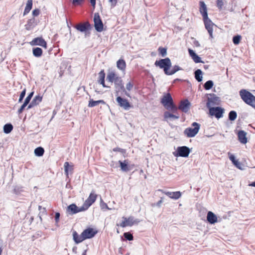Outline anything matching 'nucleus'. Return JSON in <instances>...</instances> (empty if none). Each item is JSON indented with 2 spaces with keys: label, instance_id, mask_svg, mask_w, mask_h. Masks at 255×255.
Segmentation results:
<instances>
[{
  "label": "nucleus",
  "instance_id": "nucleus-38",
  "mask_svg": "<svg viewBox=\"0 0 255 255\" xmlns=\"http://www.w3.org/2000/svg\"><path fill=\"white\" fill-rule=\"evenodd\" d=\"M214 85V83L212 80L207 81L204 85V88L205 90H208L211 89Z\"/></svg>",
  "mask_w": 255,
  "mask_h": 255
},
{
  "label": "nucleus",
  "instance_id": "nucleus-10",
  "mask_svg": "<svg viewBox=\"0 0 255 255\" xmlns=\"http://www.w3.org/2000/svg\"><path fill=\"white\" fill-rule=\"evenodd\" d=\"M86 211L85 208L83 205L81 207H78L75 204H72L69 205L67 208V212L70 215L75 214L80 212Z\"/></svg>",
  "mask_w": 255,
  "mask_h": 255
},
{
  "label": "nucleus",
  "instance_id": "nucleus-62",
  "mask_svg": "<svg viewBox=\"0 0 255 255\" xmlns=\"http://www.w3.org/2000/svg\"><path fill=\"white\" fill-rule=\"evenodd\" d=\"M121 92H123V93H125V94L128 96V97H130V95H129V94L126 91V89H125V91H121Z\"/></svg>",
  "mask_w": 255,
  "mask_h": 255
},
{
  "label": "nucleus",
  "instance_id": "nucleus-7",
  "mask_svg": "<svg viewBox=\"0 0 255 255\" xmlns=\"http://www.w3.org/2000/svg\"><path fill=\"white\" fill-rule=\"evenodd\" d=\"M191 152V149L186 146H179L173 154L176 157H187Z\"/></svg>",
  "mask_w": 255,
  "mask_h": 255
},
{
  "label": "nucleus",
  "instance_id": "nucleus-5",
  "mask_svg": "<svg viewBox=\"0 0 255 255\" xmlns=\"http://www.w3.org/2000/svg\"><path fill=\"white\" fill-rule=\"evenodd\" d=\"M74 27L78 31L84 32L85 37H88L90 35V30L92 27L89 22H81L74 26Z\"/></svg>",
  "mask_w": 255,
  "mask_h": 255
},
{
  "label": "nucleus",
  "instance_id": "nucleus-36",
  "mask_svg": "<svg viewBox=\"0 0 255 255\" xmlns=\"http://www.w3.org/2000/svg\"><path fill=\"white\" fill-rule=\"evenodd\" d=\"M42 99V97L40 95H37L35 96L33 99L32 100L31 102L35 105L36 106L38 105L41 101Z\"/></svg>",
  "mask_w": 255,
  "mask_h": 255
},
{
  "label": "nucleus",
  "instance_id": "nucleus-61",
  "mask_svg": "<svg viewBox=\"0 0 255 255\" xmlns=\"http://www.w3.org/2000/svg\"><path fill=\"white\" fill-rule=\"evenodd\" d=\"M163 202V198H161V199L158 201V202L156 204V205L158 207L160 206L161 204Z\"/></svg>",
  "mask_w": 255,
  "mask_h": 255
},
{
  "label": "nucleus",
  "instance_id": "nucleus-22",
  "mask_svg": "<svg viewBox=\"0 0 255 255\" xmlns=\"http://www.w3.org/2000/svg\"><path fill=\"white\" fill-rule=\"evenodd\" d=\"M207 220L210 224H214L218 222L217 216L211 211L207 213Z\"/></svg>",
  "mask_w": 255,
  "mask_h": 255
},
{
  "label": "nucleus",
  "instance_id": "nucleus-3",
  "mask_svg": "<svg viewBox=\"0 0 255 255\" xmlns=\"http://www.w3.org/2000/svg\"><path fill=\"white\" fill-rule=\"evenodd\" d=\"M154 65L156 67H159L160 69H163L165 74L167 75L172 64L170 59L167 57L156 60Z\"/></svg>",
  "mask_w": 255,
  "mask_h": 255
},
{
  "label": "nucleus",
  "instance_id": "nucleus-15",
  "mask_svg": "<svg viewBox=\"0 0 255 255\" xmlns=\"http://www.w3.org/2000/svg\"><path fill=\"white\" fill-rule=\"evenodd\" d=\"M117 96L116 101L121 107H122L126 110H128L131 107L130 103L128 102V100L124 99L120 96Z\"/></svg>",
  "mask_w": 255,
  "mask_h": 255
},
{
  "label": "nucleus",
  "instance_id": "nucleus-20",
  "mask_svg": "<svg viewBox=\"0 0 255 255\" xmlns=\"http://www.w3.org/2000/svg\"><path fill=\"white\" fill-rule=\"evenodd\" d=\"M199 11L202 14L203 18H207L208 17L207 13V7L205 3L203 1L199 2Z\"/></svg>",
  "mask_w": 255,
  "mask_h": 255
},
{
  "label": "nucleus",
  "instance_id": "nucleus-29",
  "mask_svg": "<svg viewBox=\"0 0 255 255\" xmlns=\"http://www.w3.org/2000/svg\"><path fill=\"white\" fill-rule=\"evenodd\" d=\"M32 7V0H28L26 3V5L25 7L23 15L27 14L30 10L31 9Z\"/></svg>",
  "mask_w": 255,
  "mask_h": 255
},
{
  "label": "nucleus",
  "instance_id": "nucleus-8",
  "mask_svg": "<svg viewBox=\"0 0 255 255\" xmlns=\"http://www.w3.org/2000/svg\"><path fill=\"white\" fill-rule=\"evenodd\" d=\"M208 109L209 114L211 116L215 117L218 119L222 118L225 112L224 109L220 107H210Z\"/></svg>",
  "mask_w": 255,
  "mask_h": 255
},
{
  "label": "nucleus",
  "instance_id": "nucleus-25",
  "mask_svg": "<svg viewBox=\"0 0 255 255\" xmlns=\"http://www.w3.org/2000/svg\"><path fill=\"white\" fill-rule=\"evenodd\" d=\"M105 73L104 70H101L99 73V83L102 85L103 87H107L105 84Z\"/></svg>",
  "mask_w": 255,
  "mask_h": 255
},
{
  "label": "nucleus",
  "instance_id": "nucleus-27",
  "mask_svg": "<svg viewBox=\"0 0 255 255\" xmlns=\"http://www.w3.org/2000/svg\"><path fill=\"white\" fill-rule=\"evenodd\" d=\"M100 104H105V102L104 100H100L98 101H94L93 99H90L89 101L88 107H94L98 106Z\"/></svg>",
  "mask_w": 255,
  "mask_h": 255
},
{
  "label": "nucleus",
  "instance_id": "nucleus-53",
  "mask_svg": "<svg viewBox=\"0 0 255 255\" xmlns=\"http://www.w3.org/2000/svg\"><path fill=\"white\" fill-rule=\"evenodd\" d=\"M118 0H109V1L110 2L111 6L114 7L117 4Z\"/></svg>",
  "mask_w": 255,
  "mask_h": 255
},
{
  "label": "nucleus",
  "instance_id": "nucleus-32",
  "mask_svg": "<svg viewBox=\"0 0 255 255\" xmlns=\"http://www.w3.org/2000/svg\"><path fill=\"white\" fill-rule=\"evenodd\" d=\"M65 173L68 176L69 172H71L73 169V166L70 165L68 162H65L64 164Z\"/></svg>",
  "mask_w": 255,
  "mask_h": 255
},
{
  "label": "nucleus",
  "instance_id": "nucleus-43",
  "mask_svg": "<svg viewBox=\"0 0 255 255\" xmlns=\"http://www.w3.org/2000/svg\"><path fill=\"white\" fill-rule=\"evenodd\" d=\"M33 94H34V92H31V93H30L27 96V97L26 98V99H25L24 100V103L26 104H28L32 98V97H33Z\"/></svg>",
  "mask_w": 255,
  "mask_h": 255
},
{
  "label": "nucleus",
  "instance_id": "nucleus-42",
  "mask_svg": "<svg viewBox=\"0 0 255 255\" xmlns=\"http://www.w3.org/2000/svg\"><path fill=\"white\" fill-rule=\"evenodd\" d=\"M158 51L162 57H165L167 54V49L166 48L159 47Z\"/></svg>",
  "mask_w": 255,
  "mask_h": 255
},
{
  "label": "nucleus",
  "instance_id": "nucleus-44",
  "mask_svg": "<svg viewBox=\"0 0 255 255\" xmlns=\"http://www.w3.org/2000/svg\"><path fill=\"white\" fill-rule=\"evenodd\" d=\"M224 0H217V6L220 10H221L223 8V6L224 5Z\"/></svg>",
  "mask_w": 255,
  "mask_h": 255
},
{
  "label": "nucleus",
  "instance_id": "nucleus-6",
  "mask_svg": "<svg viewBox=\"0 0 255 255\" xmlns=\"http://www.w3.org/2000/svg\"><path fill=\"white\" fill-rule=\"evenodd\" d=\"M192 126L194 128H188L184 131V134L188 137H194L198 132L200 128V125L196 122L193 123Z\"/></svg>",
  "mask_w": 255,
  "mask_h": 255
},
{
  "label": "nucleus",
  "instance_id": "nucleus-16",
  "mask_svg": "<svg viewBox=\"0 0 255 255\" xmlns=\"http://www.w3.org/2000/svg\"><path fill=\"white\" fill-rule=\"evenodd\" d=\"M203 21L205 28L208 30V32L210 35V37L211 38H213V26L215 25V24L212 22L210 19L209 18V17H207V18H203Z\"/></svg>",
  "mask_w": 255,
  "mask_h": 255
},
{
  "label": "nucleus",
  "instance_id": "nucleus-45",
  "mask_svg": "<svg viewBox=\"0 0 255 255\" xmlns=\"http://www.w3.org/2000/svg\"><path fill=\"white\" fill-rule=\"evenodd\" d=\"M85 0H72V3L73 5L76 6V5H81L83 2H84Z\"/></svg>",
  "mask_w": 255,
  "mask_h": 255
},
{
  "label": "nucleus",
  "instance_id": "nucleus-63",
  "mask_svg": "<svg viewBox=\"0 0 255 255\" xmlns=\"http://www.w3.org/2000/svg\"><path fill=\"white\" fill-rule=\"evenodd\" d=\"M249 186L255 187V181L253 182L251 184H249Z\"/></svg>",
  "mask_w": 255,
  "mask_h": 255
},
{
  "label": "nucleus",
  "instance_id": "nucleus-21",
  "mask_svg": "<svg viewBox=\"0 0 255 255\" xmlns=\"http://www.w3.org/2000/svg\"><path fill=\"white\" fill-rule=\"evenodd\" d=\"M161 191L162 192V193L168 196L169 198L174 200L178 199L181 196V193L180 191L169 192L162 191V190Z\"/></svg>",
  "mask_w": 255,
  "mask_h": 255
},
{
  "label": "nucleus",
  "instance_id": "nucleus-51",
  "mask_svg": "<svg viewBox=\"0 0 255 255\" xmlns=\"http://www.w3.org/2000/svg\"><path fill=\"white\" fill-rule=\"evenodd\" d=\"M188 52L190 56L193 58L194 56H195L196 54V53L192 49H188Z\"/></svg>",
  "mask_w": 255,
  "mask_h": 255
},
{
  "label": "nucleus",
  "instance_id": "nucleus-23",
  "mask_svg": "<svg viewBox=\"0 0 255 255\" xmlns=\"http://www.w3.org/2000/svg\"><path fill=\"white\" fill-rule=\"evenodd\" d=\"M247 133L244 130H239L238 133V139L240 142L245 144L247 142Z\"/></svg>",
  "mask_w": 255,
  "mask_h": 255
},
{
  "label": "nucleus",
  "instance_id": "nucleus-24",
  "mask_svg": "<svg viewBox=\"0 0 255 255\" xmlns=\"http://www.w3.org/2000/svg\"><path fill=\"white\" fill-rule=\"evenodd\" d=\"M37 22L34 17L29 19L27 22V24L25 25V29L27 30H31L36 25Z\"/></svg>",
  "mask_w": 255,
  "mask_h": 255
},
{
  "label": "nucleus",
  "instance_id": "nucleus-2",
  "mask_svg": "<svg viewBox=\"0 0 255 255\" xmlns=\"http://www.w3.org/2000/svg\"><path fill=\"white\" fill-rule=\"evenodd\" d=\"M161 104L167 110H171L173 113L177 111V107L174 104L173 100L169 93L165 94L160 100Z\"/></svg>",
  "mask_w": 255,
  "mask_h": 255
},
{
  "label": "nucleus",
  "instance_id": "nucleus-14",
  "mask_svg": "<svg viewBox=\"0 0 255 255\" xmlns=\"http://www.w3.org/2000/svg\"><path fill=\"white\" fill-rule=\"evenodd\" d=\"M97 233V231H94L93 229L89 228L84 230L81 234L82 235V238L84 240H85L94 237Z\"/></svg>",
  "mask_w": 255,
  "mask_h": 255
},
{
  "label": "nucleus",
  "instance_id": "nucleus-50",
  "mask_svg": "<svg viewBox=\"0 0 255 255\" xmlns=\"http://www.w3.org/2000/svg\"><path fill=\"white\" fill-rule=\"evenodd\" d=\"M40 13V10L39 9H35L32 11V15L33 16H37Z\"/></svg>",
  "mask_w": 255,
  "mask_h": 255
},
{
  "label": "nucleus",
  "instance_id": "nucleus-4",
  "mask_svg": "<svg viewBox=\"0 0 255 255\" xmlns=\"http://www.w3.org/2000/svg\"><path fill=\"white\" fill-rule=\"evenodd\" d=\"M240 95L242 100L247 104L255 108L253 104L254 100L255 101V97L250 92L246 90L242 89L240 91Z\"/></svg>",
  "mask_w": 255,
  "mask_h": 255
},
{
  "label": "nucleus",
  "instance_id": "nucleus-60",
  "mask_svg": "<svg viewBox=\"0 0 255 255\" xmlns=\"http://www.w3.org/2000/svg\"><path fill=\"white\" fill-rule=\"evenodd\" d=\"M35 105L32 103L31 102L28 106L27 107V109L28 110V109H30L31 108H32V107H34Z\"/></svg>",
  "mask_w": 255,
  "mask_h": 255
},
{
  "label": "nucleus",
  "instance_id": "nucleus-55",
  "mask_svg": "<svg viewBox=\"0 0 255 255\" xmlns=\"http://www.w3.org/2000/svg\"><path fill=\"white\" fill-rule=\"evenodd\" d=\"M60 216V214L59 213L57 212L55 213V220L56 223H58L59 220V218Z\"/></svg>",
  "mask_w": 255,
  "mask_h": 255
},
{
  "label": "nucleus",
  "instance_id": "nucleus-39",
  "mask_svg": "<svg viewBox=\"0 0 255 255\" xmlns=\"http://www.w3.org/2000/svg\"><path fill=\"white\" fill-rule=\"evenodd\" d=\"M237 113L234 111H231L229 113V119L231 121L235 120L237 118Z\"/></svg>",
  "mask_w": 255,
  "mask_h": 255
},
{
  "label": "nucleus",
  "instance_id": "nucleus-9",
  "mask_svg": "<svg viewBox=\"0 0 255 255\" xmlns=\"http://www.w3.org/2000/svg\"><path fill=\"white\" fill-rule=\"evenodd\" d=\"M94 26L98 32L103 30V23L98 13H95L94 17Z\"/></svg>",
  "mask_w": 255,
  "mask_h": 255
},
{
  "label": "nucleus",
  "instance_id": "nucleus-31",
  "mask_svg": "<svg viewBox=\"0 0 255 255\" xmlns=\"http://www.w3.org/2000/svg\"><path fill=\"white\" fill-rule=\"evenodd\" d=\"M117 66L119 69L125 70L126 67L125 61L123 59L119 60L117 62Z\"/></svg>",
  "mask_w": 255,
  "mask_h": 255
},
{
  "label": "nucleus",
  "instance_id": "nucleus-17",
  "mask_svg": "<svg viewBox=\"0 0 255 255\" xmlns=\"http://www.w3.org/2000/svg\"><path fill=\"white\" fill-rule=\"evenodd\" d=\"M190 106L191 104L189 101L187 99H185L180 101V104L178 107H177V110L179 109L186 113L189 110Z\"/></svg>",
  "mask_w": 255,
  "mask_h": 255
},
{
  "label": "nucleus",
  "instance_id": "nucleus-57",
  "mask_svg": "<svg viewBox=\"0 0 255 255\" xmlns=\"http://www.w3.org/2000/svg\"><path fill=\"white\" fill-rule=\"evenodd\" d=\"M101 207L102 208V209H109V208H108V206L107 205V204L104 202H103V203H101Z\"/></svg>",
  "mask_w": 255,
  "mask_h": 255
},
{
  "label": "nucleus",
  "instance_id": "nucleus-35",
  "mask_svg": "<svg viewBox=\"0 0 255 255\" xmlns=\"http://www.w3.org/2000/svg\"><path fill=\"white\" fill-rule=\"evenodd\" d=\"M44 152V148L42 147H38L34 150V154L37 156H41Z\"/></svg>",
  "mask_w": 255,
  "mask_h": 255
},
{
  "label": "nucleus",
  "instance_id": "nucleus-26",
  "mask_svg": "<svg viewBox=\"0 0 255 255\" xmlns=\"http://www.w3.org/2000/svg\"><path fill=\"white\" fill-rule=\"evenodd\" d=\"M73 237L74 242L77 244L80 243L84 241V239L82 238V234H81L80 236H79V235L76 231H74L73 232Z\"/></svg>",
  "mask_w": 255,
  "mask_h": 255
},
{
  "label": "nucleus",
  "instance_id": "nucleus-11",
  "mask_svg": "<svg viewBox=\"0 0 255 255\" xmlns=\"http://www.w3.org/2000/svg\"><path fill=\"white\" fill-rule=\"evenodd\" d=\"M97 197V195L95 194L94 192L92 191L90 193L89 197L86 200L83 205L86 210L95 202Z\"/></svg>",
  "mask_w": 255,
  "mask_h": 255
},
{
  "label": "nucleus",
  "instance_id": "nucleus-46",
  "mask_svg": "<svg viewBox=\"0 0 255 255\" xmlns=\"http://www.w3.org/2000/svg\"><path fill=\"white\" fill-rule=\"evenodd\" d=\"M193 61L196 63H204L202 60L201 58L197 55H196L195 56H194L193 58H192Z\"/></svg>",
  "mask_w": 255,
  "mask_h": 255
},
{
  "label": "nucleus",
  "instance_id": "nucleus-28",
  "mask_svg": "<svg viewBox=\"0 0 255 255\" xmlns=\"http://www.w3.org/2000/svg\"><path fill=\"white\" fill-rule=\"evenodd\" d=\"M194 75H195V78L198 82H200L202 81V80H203V77H202L203 72L201 71V70H200V69L196 70L194 72Z\"/></svg>",
  "mask_w": 255,
  "mask_h": 255
},
{
  "label": "nucleus",
  "instance_id": "nucleus-59",
  "mask_svg": "<svg viewBox=\"0 0 255 255\" xmlns=\"http://www.w3.org/2000/svg\"><path fill=\"white\" fill-rule=\"evenodd\" d=\"M90 2L91 3V5L95 7L96 2V0H90Z\"/></svg>",
  "mask_w": 255,
  "mask_h": 255
},
{
  "label": "nucleus",
  "instance_id": "nucleus-56",
  "mask_svg": "<svg viewBox=\"0 0 255 255\" xmlns=\"http://www.w3.org/2000/svg\"><path fill=\"white\" fill-rule=\"evenodd\" d=\"M229 159H230V160L232 161L233 163H234L237 160L235 158V156L233 154H231L229 155Z\"/></svg>",
  "mask_w": 255,
  "mask_h": 255
},
{
  "label": "nucleus",
  "instance_id": "nucleus-47",
  "mask_svg": "<svg viewBox=\"0 0 255 255\" xmlns=\"http://www.w3.org/2000/svg\"><path fill=\"white\" fill-rule=\"evenodd\" d=\"M25 93H26V89H24L20 93V96H19V100H18V102L19 103H21L24 97L25 96Z\"/></svg>",
  "mask_w": 255,
  "mask_h": 255
},
{
  "label": "nucleus",
  "instance_id": "nucleus-13",
  "mask_svg": "<svg viewBox=\"0 0 255 255\" xmlns=\"http://www.w3.org/2000/svg\"><path fill=\"white\" fill-rule=\"evenodd\" d=\"M121 170L123 172H127L130 171L133 169L134 164H129V161L128 159L125 160L123 161L121 160L119 161Z\"/></svg>",
  "mask_w": 255,
  "mask_h": 255
},
{
  "label": "nucleus",
  "instance_id": "nucleus-40",
  "mask_svg": "<svg viewBox=\"0 0 255 255\" xmlns=\"http://www.w3.org/2000/svg\"><path fill=\"white\" fill-rule=\"evenodd\" d=\"M242 37L240 35H237L234 36L233 37V42L234 44L238 45L239 44L241 40Z\"/></svg>",
  "mask_w": 255,
  "mask_h": 255
},
{
  "label": "nucleus",
  "instance_id": "nucleus-30",
  "mask_svg": "<svg viewBox=\"0 0 255 255\" xmlns=\"http://www.w3.org/2000/svg\"><path fill=\"white\" fill-rule=\"evenodd\" d=\"M43 51L41 48L35 47L32 49L33 55L36 57H39L42 54Z\"/></svg>",
  "mask_w": 255,
  "mask_h": 255
},
{
  "label": "nucleus",
  "instance_id": "nucleus-49",
  "mask_svg": "<svg viewBox=\"0 0 255 255\" xmlns=\"http://www.w3.org/2000/svg\"><path fill=\"white\" fill-rule=\"evenodd\" d=\"M27 104H25L24 102L22 105L21 107L18 109V114H20L22 113L23 111L24 110V108L27 106Z\"/></svg>",
  "mask_w": 255,
  "mask_h": 255
},
{
  "label": "nucleus",
  "instance_id": "nucleus-58",
  "mask_svg": "<svg viewBox=\"0 0 255 255\" xmlns=\"http://www.w3.org/2000/svg\"><path fill=\"white\" fill-rule=\"evenodd\" d=\"M110 166L113 167H117V163H116L115 162L112 161L110 163Z\"/></svg>",
  "mask_w": 255,
  "mask_h": 255
},
{
  "label": "nucleus",
  "instance_id": "nucleus-48",
  "mask_svg": "<svg viewBox=\"0 0 255 255\" xmlns=\"http://www.w3.org/2000/svg\"><path fill=\"white\" fill-rule=\"evenodd\" d=\"M113 150L115 152H120L123 154L126 153V150L125 149L121 148L119 147H116L113 148Z\"/></svg>",
  "mask_w": 255,
  "mask_h": 255
},
{
  "label": "nucleus",
  "instance_id": "nucleus-54",
  "mask_svg": "<svg viewBox=\"0 0 255 255\" xmlns=\"http://www.w3.org/2000/svg\"><path fill=\"white\" fill-rule=\"evenodd\" d=\"M133 87V85L131 82H128L126 85V88L128 90L130 91Z\"/></svg>",
  "mask_w": 255,
  "mask_h": 255
},
{
  "label": "nucleus",
  "instance_id": "nucleus-52",
  "mask_svg": "<svg viewBox=\"0 0 255 255\" xmlns=\"http://www.w3.org/2000/svg\"><path fill=\"white\" fill-rule=\"evenodd\" d=\"M233 164L239 169H242V168H241L242 164L239 161H238L237 160Z\"/></svg>",
  "mask_w": 255,
  "mask_h": 255
},
{
  "label": "nucleus",
  "instance_id": "nucleus-37",
  "mask_svg": "<svg viewBox=\"0 0 255 255\" xmlns=\"http://www.w3.org/2000/svg\"><path fill=\"white\" fill-rule=\"evenodd\" d=\"M182 69L178 65H175L173 67L171 70H169L167 75H172L175 74L176 72L181 70Z\"/></svg>",
  "mask_w": 255,
  "mask_h": 255
},
{
  "label": "nucleus",
  "instance_id": "nucleus-1",
  "mask_svg": "<svg viewBox=\"0 0 255 255\" xmlns=\"http://www.w3.org/2000/svg\"><path fill=\"white\" fill-rule=\"evenodd\" d=\"M107 80L110 82H114L116 96H118L121 91H125V87L122 78L117 76L115 72H109L107 76Z\"/></svg>",
  "mask_w": 255,
  "mask_h": 255
},
{
  "label": "nucleus",
  "instance_id": "nucleus-19",
  "mask_svg": "<svg viewBox=\"0 0 255 255\" xmlns=\"http://www.w3.org/2000/svg\"><path fill=\"white\" fill-rule=\"evenodd\" d=\"M123 218L124 219V221L120 225V226L123 228L127 226H131L135 223V221L134 220V218L132 216H130L128 218L124 217Z\"/></svg>",
  "mask_w": 255,
  "mask_h": 255
},
{
  "label": "nucleus",
  "instance_id": "nucleus-41",
  "mask_svg": "<svg viewBox=\"0 0 255 255\" xmlns=\"http://www.w3.org/2000/svg\"><path fill=\"white\" fill-rule=\"evenodd\" d=\"M124 237L126 240L128 241H132L133 240V237L132 235L129 232H126L124 234Z\"/></svg>",
  "mask_w": 255,
  "mask_h": 255
},
{
  "label": "nucleus",
  "instance_id": "nucleus-18",
  "mask_svg": "<svg viewBox=\"0 0 255 255\" xmlns=\"http://www.w3.org/2000/svg\"><path fill=\"white\" fill-rule=\"evenodd\" d=\"M30 44L32 46L39 45L45 48L47 47V43L42 37H38L34 38L30 42Z\"/></svg>",
  "mask_w": 255,
  "mask_h": 255
},
{
  "label": "nucleus",
  "instance_id": "nucleus-64",
  "mask_svg": "<svg viewBox=\"0 0 255 255\" xmlns=\"http://www.w3.org/2000/svg\"><path fill=\"white\" fill-rule=\"evenodd\" d=\"M87 251V250H85L82 255H86Z\"/></svg>",
  "mask_w": 255,
  "mask_h": 255
},
{
  "label": "nucleus",
  "instance_id": "nucleus-12",
  "mask_svg": "<svg viewBox=\"0 0 255 255\" xmlns=\"http://www.w3.org/2000/svg\"><path fill=\"white\" fill-rule=\"evenodd\" d=\"M208 95L210 96V97H208L207 99L206 106L208 108L212 107V105L218 104V103L220 101L219 97L216 96L215 94H210Z\"/></svg>",
  "mask_w": 255,
  "mask_h": 255
},
{
  "label": "nucleus",
  "instance_id": "nucleus-33",
  "mask_svg": "<svg viewBox=\"0 0 255 255\" xmlns=\"http://www.w3.org/2000/svg\"><path fill=\"white\" fill-rule=\"evenodd\" d=\"M164 117L165 119L172 118L174 120H177L179 118V116L178 115L177 116L173 115V114H171L167 111L164 112Z\"/></svg>",
  "mask_w": 255,
  "mask_h": 255
},
{
  "label": "nucleus",
  "instance_id": "nucleus-34",
  "mask_svg": "<svg viewBox=\"0 0 255 255\" xmlns=\"http://www.w3.org/2000/svg\"><path fill=\"white\" fill-rule=\"evenodd\" d=\"M13 129V126L11 124H6L3 126V131L5 133H10Z\"/></svg>",
  "mask_w": 255,
  "mask_h": 255
}]
</instances>
